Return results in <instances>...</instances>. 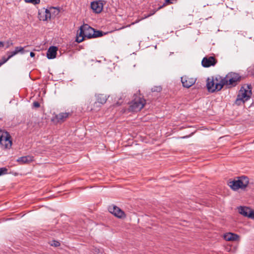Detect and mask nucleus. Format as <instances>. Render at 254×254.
Segmentation results:
<instances>
[{"instance_id":"nucleus-1","label":"nucleus","mask_w":254,"mask_h":254,"mask_svg":"<svg viewBox=\"0 0 254 254\" xmlns=\"http://www.w3.org/2000/svg\"><path fill=\"white\" fill-rule=\"evenodd\" d=\"M240 78L239 75L235 73L228 74L224 77L218 76L215 78L213 77L211 78H208L206 83L207 88L210 92L220 91L224 85L227 86L235 85L236 82L240 80Z\"/></svg>"},{"instance_id":"nucleus-2","label":"nucleus","mask_w":254,"mask_h":254,"mask_svg":"<svg viewBox=\"0 0 254 254\" xmlns=\"http://www.w3.org/2000/svg\"><path fill=\"white\" fill-rule=\"evenodd\" d=\"M252 94L251 85H244L241 88L239 91L235 102V104L240 106L242 104H244L246 101L250 99Z\"/></svg>"},{"instance_id":"nucleus-3","label":"nucleus","mask_w":254,"mask_h":254,"mask_svg":"<svg viewBox=\"0 0 254 254\" xmlns=\"http://www.w3.org/2000/svg\"><path fill=\"white\" fill-rule=\"evenodd\" d=\"M93 29L88 24H83L80 27V31L77 32L76 35V41L77 43H81L86 38L88 39L92 38Z\"/></svg>"},{"instance_id":"nucleus-4","label":"nucleus","mask_w":254,"mask_h":254,"mask_svg":"<svg viewBox=\"0 0 254 254\" xmlns=\"http://www.w3.org/2000/svg\"><path fill=\"white\" fill-rule=\"evenodd\" d=\"M146 101L143 98L135 96L134 99L130 103L129 110L132 112L140 111L144 106Z\"/></svg>"},{"instance_id":"nucleus-5","label":"nucleus","mask_w":254,"mask_h":254,"mask_svg":"<svg viewBox=\"0 0 254 254\" xmlns=\"http://www.w3.org/2000/svg\"><path fill=\"white\" fill-rule=\"evenodd\" d=\"M109 210L110 213H112L118 218H123L126 216L125 212L121 209L116 206H110Z\"/></svg>"},{"instance_id":"nucleus-6","label":"nucleus","mask_w":254,"mask_h":254,"mask_svg":"<svg viewBox=\"0 0 254 254\" xmlns=\"http://www.w3.org/2000/svg\"><path fill=\"white\" fill-rule=\"evenodd\" d=\"M104 1L98 0L91 3V7L96 13H100L103 10Z\"/></svg>"},{"instance_id":"nucleus-7","label":"nucleus","mask_w":254,"mask_h":254,"mask_svg":"<svg viewBox=\"0 0 254 254\" xmlns=\"http://www.w3.org/2000/svg\"><path fill=\"white\" fill-rule=\"evenodd\" d=\"M181 81L183 86L188 88L195 83L196 81V78L190 77L187 76H184L181 77Z\"/></svg>"},{"instance_id":"nucleus-8","label":"nucleus","mask_w":254,"mask_h":254,"mask_svg":"<svg viewBox=\"0 0 254 254\" xmlns=\"http://www.w3.org/2000/svg\"><path fill=\"white\" fill-rule=\"evenodd\" d=\"M239 212L244 216L251 218H254V212L249 207L240 206L239 208Z\"/></svg>"},{"instance_id":"nucleus-9","label":"nucleus","mask_w":254,"mask_h":254,"mask_svg":"<svg viewBox=\"0 0 254 254\" xmlns=\"http://www.w3.org/2000/svg\"><path fill=\"white\" fill-rule=\"evenodd\" d=\"M107 100V97L106 95L104 94H99L97 96V101L94 103V108H91V110H98V108L100 106V105L104 104Z\"/></svg>"},{"instance_id":"nucleus-10","label":"nucleus","mask_w":254,"mask_h":254,"mask_svg":"<svg viewBox=\"0 0 254 254\" xmlns=\"http://www.w3.org/2000/svg\"><path fill=\"white\" fill-rule=\"evenodd\" d=\"M216 62V60L213 57H204L202 60L201 64L203 67H208L214 65Z\"/></svg>"},{"instance_id":"nucleus-11","label":"nucleus","mask_w":254,"mask_h":254,"mask_svg":"<svg viewBox=\"0 0 254 254\" xmlns=\"http://www.w3.org/2000/svg\"><path fill=\"white\" fill-rule=\"evenodd\" d=\"M0 144L3 149H8L11 147L12 141L10 140V136L8 133L5 135V137L2 139V141L0 142Z\"/></svg>"},{"instance_id":"nucleus-12","label":"nucleus","mask_w":254,"mask_h":254,"mask_svg":"<svg viewBox=\"0 0 254 254\" xmlns=\"http://www.w3.org/2000/svg\"><path fill=\"white\" fill-rule=\"evenodd\" d=\"M57 47L55 46L50 47L47 52V57L49 59H53L56 57Z\"/></svg>"},{"instance_id":"nucleus-13","label":"nucleus","mask_w":254,"mask_h":254,"mask_svg":"<svg viewBox=\"0 0 254 254\" xmlns=\"http://www.w3.org/2000/svg\"><path fill=\"white\" fill-rule=\"evenodd\" d=\"M70 115L69 113H60L56 115L55 117V120L57 122L62 123L64 122Z\"/></svg>"},{"instance_id":"nucleus-14","label":"nucleus","mask_w":254,"mask_h":254,"mask_svg":"<svg viewBox=\"0 0 254 254\" xmlns=\"http://www.w3.org/2000/svg\"><path fill=\"white\" fill-rule=\"evenodd\" d=\"M240 189H245L249 184V178L246 176H242L238 178Z\"/></svg>"},{"instance_id":"nucleus-15","label":"nucleus","mask_w":254,"mask_h":254,"mask_svg":"<svg viewBox=\"0 0 254 254\" xmlns=\"http://www.w3.org/2000/svg\"><path fill=\"white\" fill-rule=\"evenodd\" d=\"M33 160V157L32 156L28 155L22 156L17 159V161L20 164L29 163Z\"/></svg>"},{"instance_id":"nucleus-16","label":"nucleus","mask_w":254,"mask_h":254,"mask_svg":"<svg viewBox=\"0 0 254 254\" xmlns=\"http://www.w3.org/2000/svg\"><path fill=\"white\" fill-rule=\"evenodd\" d=\"M228 186L234 190L240 189L238 178L237 180H230L228 183Z\"/></svg>"},{"instance_id":"nucleus-17","label":"nucleus","mask_w":254,"mask_h":254,"mask_svg":"<svg viewBox=\"0 0 254 254\" xmlns=\"http://www.w3.org/2000/svg\"><path fill=\"white\" fill-rule=\"evenodd\" d=\"M238 236L232 233H228L224 235V239L228 241H235L238 239Z\"/></svg>"},{"instance_id":"nucleus-18","label":"nucleus","mask_w":254,"mask_h":254,"mask_svg":"<svg viewBox=\"0 0 254 254\" xmlns=\"http://www.w3.org/2000/svg\"><path fill=\"white\" fill-rule=\"evenodd\" d=\"M43 14H44L45 17H42V13H39V19L40 20L46 21L48 19L51 18V13L49 10L47 9H45V13H43Z\"/></svg>"},{"instance_id":"nucleus-19","label":"nucleus","mask_w":254,"mask_h":254,"mask_svg":"<svg viewBox=\"0 0 254 254\" xmlns=\"http://www.w3.org/2000/svg\"><path fill=\"white\" fill-rule=\"evenodd\" d=\"M10 52L12 55H13V56H14L18 53L24 54V49L23 47H22L21 46L15 47L14 50L13 51H10Z\"/></svg>"},{"instance_id":"nucleus-20","label":"nucleus","mask_w":254,"mask_h":254,"mask_svg":"<svg viewBox=\"0 0 254 254\" xmlns=\"http://www.w3.org/2000/svg\"><path fill=\"white\" fill-rule=\"evenodd\" d=\"M92 35H93L92 38H97V37H101L103 35V32L101 31H96L94 29H93V32L92 33Z\"/></svg>"},{"instance_id":"nucleus-21","label":"nucleus","mask_w":254,"mask_h":254,"mask_svg":"<svg viewBox=\"0 0 254 254\" xmlns=\"http://www.w3.org/2000/svg\"><path fill=\"white\" fill-rule=\"evenodd\" d=\"M8 132L2 130L0 128V142L2 141V139L5 137V135H7Z\"/></svg>"},{"instance_id":"nucleus-22","label":"nucleus","mask_w":254,"mask_h":254,"mask_svg":"<svg viewBox=\"0 0 254 254\" xmlns=\"http://www.w3.org/2000/svg\"><path fill=\"white\" fill-rule=\"evenodd\" d=\"M162 87L161 86H156L152 87L151 89L152 92H160L162 90Z\"/></svg>"},{"instance_id":"nucleus-23","label":"nucleus","mask_w":254,"mask_h":254,"mask_svg":"<svg viewBox=\"0 0 254 254\" xmlns=\"http://www.w3.org/2000/svg\"><path fill=\"white\" fill-rule=\"evenodd\" d=\"M13 45V43L12 42V40L10 39L5 42V46H6L5 48L6 49H8L10 46H12Z\"/></svg>"},{"instance_id":"nucleus-24","label":"nucleus","mask_w":254,"mask_h":254,"mask_svg":"<svg viewBox=\"0 0 254 254\" xmlns=\"http://www.w3.org/2000/svg\"><path fill=\"white\" fill-rule=\"evenodd\" d=\"M7 172V169L6 168H0V176L4 174H6Z\"/></svg>"},{"instance_id":"nucleus-25","label":"nucleus","mask_w":254,"mask_h":254,"mask_svg":"<svg viewBox=\"0 0 254 254\" xmlns=\"http://www.w3.org/2000/svg\"><path fill=\"white\" fill-rule=\"evenodd\" d=\"M25 2L28 3H32L33 4H38L40 2V0H25Z\"/></svg>"},{"instance_id":"nucleus-26","label":"nucleus","mask_w":254,"mask_h":254,"mask_svg":"<svg viewBox=\"0 0 254 254\" xmlns=\"http://www.w3.org/2000/svg\"><path fill=\"white\" fill-rule=\"evenodd\" d=\"M8 61L6 60V57L5 56H3L0 61V67L3 64H5V63H6Z\"/></svg>"},{"instance_id":"nucleus-27","label":"nucleus","mask_w":254,"mask_h":254,"mask_svg":"<svg viewBox=\"0 0 254 254\" xmlns=\"http://www.w3.org/2000/svg\"><path fill=\"white\" fill-rule=\"evenodd\" d=\"M6 55H7V57L6 58V59L7 61L13 57V55H12L10 51H7L6 52Z\"/></svg>"},{"instance_id":"nucleus-28","label":"nucleus","mask_w":254,"mask_h":254,"mask_svg":"<svg viewBox=\"0 0 254 254\" xmlns=\"http://www.w3.org/2000/svg\"><path fill=\"white\" fill-rule=\"evenodd\" d=\"M60 245V243L56 241H54L53 243L51 244V246H55L56 247H58Z\"/></svg>"},{"instance_id":"nucleus-29","label":"nucleus","mask_w":254,"mask_h":254,"mask_svg":"<svg viewBox=\"0 0 254 254\" xmlns=\"http://www.w3.org/2000/svg\"><path fill=\"white\" fill-rule=\"evenodd\" d=\"M33 106L35 108H39L40 106L38 102L35 101L33 103Z\"/></svg>"},{"instance_id":"nucleus-30","label":"nucleus","mask_w":254,"mask_h":254,"mask_svg":"<svg viewBox=\"0 0 254 254\" xmlns=\"http://www.w3.org/2000/svg\"><path fill=\"white\" fill-rule=\"evenodd\" d=\"M4 43L3 42L0 41V48L3 47Z\"/></svg>"},{"instance_id":"nucleus-31","label":"nucleus","mask_w":254,"mask_h":254,"mask_svg":"<svg viewBox=\"0 0 254 254\" xmlns=\"http://www.w3.org/2000/svg\"><path fill=\"white\" fill-rule=\"evenodd\" d=\"M35 54L33 52H31L30 54V56L31 57H34L35 56Z\"/></svg>"},{"instance_id":"nucleus-32","label":"nucleus","mask_w":254,"mask_h":254,"mask_svg":"<svg viewBox=\"0 0 254 254\" xmlns=\"http://www.w3.org/2000/svg\"><path fill=\"white\" fill-rule=\"evenodd\" d=\"M116 104H117V105H120V104L119 102H117V103H116Z\"/></svg>"},{"instance_id":"nucleus-33","label":"nucleus","mask_w":254,"mask_h":254,"mask_svg":"<svg viewBox=\"0 0 254 254\" xmlns=\"http://www.w3.org/2000/svg\"><path fill=\"white\" fill-rule=\"evenodd\" d=\"M45 17L44 14H43V15H42V17Z\"/></svg>"},{"instance_id":"nucleus-34","label":"nucleus","mask_w":254,"mask_h":254,"mask_svg":"<svg viewBox=\"0 0 254 254\" xmlns=\"http://www.w3.org/2000/svg\"><path fill=\"white\" fill-rule=\"evenodd\" d=\"M188 137V136H184L183 138H186V137Z\"/></svg>"}]
</instances>
